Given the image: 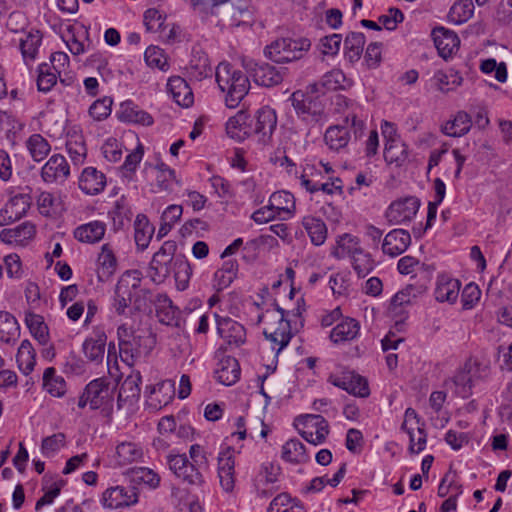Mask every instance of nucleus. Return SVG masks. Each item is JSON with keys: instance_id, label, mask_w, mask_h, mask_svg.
<instances>
[{"instance_id": "nucleus-38", "label": "nucleus", "mask_w": 512, "mask_h": 512, "mask_svg": "<svg viewBox=\"0 0 512 512\" xmlns=\"http://www.w3.org/2000/svg\"><path fill=\"white\" fill-rule=\"evenodd\" d=\"M471 126V116L465 111H459L453 120L448 121L442 127V132L451 137H460L467 134Z\"/></svg>"}, {"instance_id": "nucleus-9", "label": "nucleus", "mask_w": 512, "mask_h": 512, "mask_svg": "<svg viewBox=\"0 0 512 512\" xmlns=\"http://www.w3.org/2000/svg\"><path fill=\"white\" fill-rule=\"evenodd\" d=\"M101 502L104 507L116 509L138 502V490L134 485H119L106 489Z\"/></svg>"}, {"instance_id": "nucleus-26", "label": "nucleus", "mask_w": 512, "mask_h": 512, "mask_svg": "<svg viewBox=\"0 0 512 512\" xmlns=\"http://www.w3.org/2000/svg\"><path fill=\"white\" fill-rule=\"evenodd\" d=\"M240 372V365L237 359L226 356L220 360L215 375L218 382L226 386H231L239 380Z\"/></svg>"}, {"instance_id": "nucleus-56", "label": "nucleus", "mask_w": 512, "mask_h": 512, "mask_svg": "<svg viewBox=\"0 0 512 512\" xmlns=\"http://www.w3.org/2000/svg\"><path fill=\"white\" fill-rule=\"evenodd\" d=\"M352 265L359 277H366L374 268V260L371 255L361 249L351 257Z\"/></svg>"}, {"instance_id": "nucleus-37", "label": "nucleus", "mask_w": 512, "mask_h": 512, "mask_svg": "<svg viewBox=\"0 0 512 512\" xmlns=\"http://www.w3.org/2000/svg\"><path fill=\"white\" fill-rule=\"evenodd\" d=\"M134 229L137 248L143 251L148 247L152 239L154 227L150 224L146 215L138 214L134 222Z\"/></svg>"}, {"instance_id": "nucleus-20", "label": "nucleus", "mask_w": 512, "mask_h": 512, "mask_svg": "<svg viewBox=\"0 0 512 512\" xmlns=\"http://www.w3.org/2000/svg\"><path fill=\"white\" fill-rule=\"evenodd\" d=\"M411 243V235L404 229H394L384 238L382 250L385 254L396 257L407 250Z\"/></svg>"}, {"instance_id": "nucleus-48", "label": "nucleus", "mask_w": 512, "mask_h": 512, "mask_svg": "<svg viewBox=\"0 0 512 512\" xmlns=\"http://www.w3.org/2000/svg\"><path fill=\"white\" fill-rule=\"evenodd\" d=\"M384 159L389 164L395 163L397 166H401L408 159L407 145L400 140L386 142Z\"/></svg>"}, {"instance_id": "nucleus-54", "label": "nucleus", "mask_w": 512, "mask_h": 512, "mask_svg": "<svg viewBox=\"0 0 512 512\" xmlns=\"http://www.w3.org/2000/svg\"><path fill=\"white\" fill-rule=\"evenodd\" d=\"M269 203L278 215L284 212L291 216L295 211V198L288 191L274 192L270 196Z\"/></svg>"}, {"instance_id": "nucleus-39", "label": "nucleus", "mask_w": 512, "mask_h": 512, "mask_svg": "<svg viewBox=\"0 0 512 512\" xmlns=\"http://www.w3.org/2000/svg\"><path fill=\"white\" fill-rule=\"evenodd\" d=\"M20 336V326L16 318L7 311H0V340L15 342Z\"/></svg>"}, {"instance_id": "nucleus-40", "label": "nucleus", "mask_w": 512, "mask_h": 512, "mask_svg": "<svg viewBox=\"0 0 512 512\" xmlns=\"http://www.w3.org/2000/svg\"><path fill=\"white\" fill-rule=\"evenodd\" d=\"M25 323L30 333L41 345H46L49 342V329L41 315L27 312Z\"/></svg>"}, {"instance_id": "nucleus-44", "label": "nucleus", "mask_w": 512, "mask_h": 512, "mask_svg": "<svg viewBox=\"0 0 512 512\" xmlns=\"http://www.w3.org/2000/svg\"><path fill=\"white\" fill-rule=\"evenodd\" d=\"M178 290H185L188 287L192 268L184 255H177L171 266Z\"/></svg>"}, {"instance_id": "nucleus-32", "label": "nucleus", "mask_w": 512, "mask_h": 512, "mask_svg": "<svg viewBox=\"0 0 512 512\" xmlns=\"http://www.w3.org/2000/svg\"><path fill=\"white\" fill-rule=\"evenodd\" d=\"M425 291L423 286H414L409 284L402 290L397 292L391 299L389 305V312L397 315L400 313L399 309L404 305H411L413 301Z\"/></svg>"}, {"instance_id": "nucleus-57", "label": "nucleus", "mask_w": 512, "mask_h": 512, "mask_svg": "<svg viewBox=\"0 0 512 512\" xmlns=\"http://www.w3.org/2000/svg\"><path fill=\"white\" fill-rule=\"evenodd\" d=\"M424 427L425 423H422V427L410 426L409 430L405 431L409 435V451L411 453H420L425 449L427 434Z\"/></svg>"}, {"instance_id": "nucleus-11", "label": "nucleus", "mask_w": 512, "mask_h": 512, "mask_svg": "<svg viewBox=\"0 0 512 512\" xmlns=\"http://www.w3.org/2000/svg\"><path fill=\"white\" fill-rule=\"evenodd\" d=\"M420 207V200L417 197L409 196L396 200L390 204L385 216L391 224H401L410 221L417 214Z\"/></svg>"}, {"instance_id": "nucleus-15", "label": "nucleus", "mask_w": 512, "mask_h": 512, "mask_svg": "<svg viewBox=\"0 0 512 512\" xmlns=\"http://www.w3.org/2000/svg\"><path fill=\"white\" fill-rule=\"evenodd\" d=\"M32 199L28 194H17L0 210V226L8 225L21 219L29 210Z\"/></svg>"}, {"instance_id": "nucleus-8", "label": "nucleus", "mask_w": 512, "mask_h": 512, "mask_svg": "<svg viewBox=\"0 0 512 512\" xmlns=\"http://www.w3.org/2000/svg\"><path fill=\"white\" fill-rule=\"evenodd\" d=\"M252 119L253 135L259 136V141L262 144H269L277 127L275 110L269 106H263L256 111Z\"/></svg>"}, {"instance_id": "nucleus-10", "label": "nucleus", "mask_w": 512, "mask_h": 512, "mask_svg": "<svg viewBox=\"0 0 512 512\" xmlns=\"http://www.w3.org/2000/svg\"><path fill=\"white\" fill-rule=\"evenodd\" d=\"M479 371L477 360L469 358L464 365L457 371L450 383L454 386V392L457 396L466 399L472 394L474 378Z\"/></svg>"}, {"instance_id": "nucleus-47", "label": "nucleus", "mask_w": 512, "mask_h": 512, "mask_svg": "<svg viewBox=\"0 0 512 512\" xmlns=\"http://www.w3.org/2000/svg\"><path fill=\"white\" fill-rule=\"evenodd\" d=\"M365 42V35L361 32H350L347 34L344 47L345 55L350 62H355L360 59Z\"/></svg>"}, {"instance_id": "nucleus-46", "label": "nucleus", "mask_w": 512, "mask_h": 512, "mask_svg": "<svg viewBox=\"0 0 512 512\" xmlns=\"http://www.w3.org/2000/svg\"><path fill=\"white\" fill-rule=\"evenodd\" d=\"M36 353L29 340H23L18 348L16 360L23 374L28 375L36 364Z\"/></svg>"}, {"instance_id": "nucleus-28", "label": "nucleus", "mask_w": 512, "mask_h": 512, "mask_svg": "<svg viewBox=\"0 0 512 512\" xmlns=\"http://www.w3.org/2000/svg\"><path fill=\"white\" fill-rule=\"evenodd\" d=\"M349 119V116H347L344 125L330 126L326 130L324 140L331 150L339 151L347 146L350 140V131L347 126Z\"/></svg>"}, {"instance_id": "nucleus-29", "label": "nucleus", "mask_w": 512, "mask_h": 512, "mask_svg": "<svg viewBox=\"0 0 512 512\" xmlns=\"http://www.w3.org/2000/svg\"><path fill=\"white\" fill-rule=\"evenodd\" d=\"M106 224L102 221H91L80 225L74 230V237L83 243H97L105 235Z\"/></svg>"}, {"instance_id": "nucleus-18", "label": "nucleus", "mask_w": 512, "mask_h": 512, "mask_svg": "<svg viewBox=\"0 0 512 512\" xmlns=\"http://www.w3.org/2000/svg\"><path fill=\"white\" fill-rule=\"evenodd\" d=\"M226 131L231 138L243 141L253 135V119L246 111L240 110L229 118Z\"/></svg>"}, {"instance_id": "nucleus-19", "label": "nucleus", "mask_w": 512, "mask_h": 512, "mask_svg": "<svg viewBox=\"0 0 512 512\" xmlns=\"http://www.w3.org/2000/svg\"><path fill=\"white\" fill-rule=\"evenodd\" d=\"M432 36L439 55L447 59L458 50L460 39L458 35L444 27H436L432 30Z\"/></svg>"}, {"instance_id": "nucleus-12", "label": "nucleus", "mask_w": 512, "mask_h": 512, "mask_svg": "<svg viewBox=\"0 0 512 512\" xmlns=\"http://www.w3.org/2000/svg\"><path fill=\"white\" fill-rule=\"evenodd\" d=\"M88 397H90V408L96 410L102 408L104 411L111 412L113 409V391L109 384L103 379L92 380L86 385Z\"/></svg>"}, {"instance_id": "nucleus-4", "label": "nucleus", "mask_w": 512, "mask_h": 512, "mask_svg": "<svg viewBox=\"0 0 512 512\" xmlns=\"http://www.w3.org/2000/svg\"><path fill=\"white\" fill-rule=\"evenodd\" d=\"M141 273L138 270L126 271L118 280L115 287L113 307L119 315L132 303L134 292L140 287Z\"/></svg>"}, {"instance_id": "nucleus-36", "label": "nucleus", "mask_w": 512, "mask_h": 512, "mask_svg": "<svg viewBox=\"0 0 512 512\" xmlns=\"http://www.w3.org/2000/svg\"><path fill=\"white\" fill-rule=\"evenodd\" d=\"M239 265L236 260H227L222 267L214 273V288L220 292L228 288L236 279Z\"/></svg>"}, {"instance_id": "nucleus-33", "label": "nucleus", "mask_w": 512, "mask_h": 512, "mask_svg": "<svg viewBox=\"0 0 512 512\" xmlns=\"http://www.w3.org/2000/svg\"><path fill=\"white\" fill-rule=\"evenodd\" d=\"M359 329L358 321L347 317L332 329L330 339L335 344L351 341L357 337Z\"/></svg>"}, {"instance_id": "nucleus-6", "label": "nucleus", "mask_w": 512, "mask_h": 512, "mask_svg": "<svg viewBox=\"0 0 512 512\" xmlns=\"http://www.w3.org/2000/svg\"><path fill=\"white\" fill-rule=\"evenodd\" d=\"M177 244L175 241H165L160 249L153 255L150 262L151 277L154 282H163L171 273Z\"/></svg>"}, {"instance_id": "nucleus-52", "label": "nucleus", "mask_w": 512, "mask_h": 512, "mask_svg": "<svg viewBox=\"0 0 512 512\" xmlns=\"http://www.w3.org/2000/svg\"><path fill=\"white\" fill-rule=\"evenodd\" d=\"M26 147L36 162L44 160L51 150L49 142L41 134H32L26 141Z\"/></svg>"}, {"instance_id": "nucleus-25", "label": "nucleus", "mask_w": 512, "mask_h": 512, "mask_svg": "<svg viewBox=\"0 0 512 512\" xmlns=\"http://www.w3.org/2000/svg\"><path fill=\"white\" fill-rule=\"evenodd\" d=\"M156 315L162 324L174 327L180 326V311L165 294H160L157 297Z\"/></svg>"}, {"instance_id": "nucleus-30", "label": "nucleus", "mask_w": 512, "mask_h": 512, "mask_svg": "<svg viewBox=\"0 0 512 512\" xmlns=\"http://www.w3.org/2000/svg\"><path fill=\"white\" fill-rule=\"evenodd\" d=\"M461 284L459 280L447 276H439L435 288V298L439 302L453 303L457 300Z\"/></svg>"}, {"instance_id": "nucleus-31", "label": "nucleus", "mask_w": 512, "mask_h": 512, "mask_svg": "<svg viewBox=\"0 0 512 512\" xmlns=\"http://www.w3.org/2000/svg\"><path fill=\"white\" fill-rule=\"evenodd\" d=\"M97 264V278L100 282L107 281L116 271L117 260L109 244L101 247Z\"/></svg>"}, {"instance_id": "nucleus-2", "label": "nucleus", "mask_w": 512, "mask_h": 512, "mask_svg": "<svg viewBox=\"0 0 512 512\" xmlns=\"http://www.w3.org/2000/svg\"><path fill=\"white\" fill-rule=\"evenodd\" d=\"M311 47L306 37H282L272 41L264 48V55L269 60L284 64L300 60Z\"/></svg>"}, {"instance_id": "nucleus-13", "label": "nucleus", "mask_w": 512, "mask_h": 512, "mask_svg": "<svg viewBox=\"0 0 512 512\" xmlns=\"http://www.w3.org/2000/svg\"><path fill=\"white\" fill-rule=\"evenodd\" d=\"M305 429L300 431V435L313 445L321 444L329 434V425L324 417L315 414H306L301 417Z\"/></svg>"}, {"instance_id": "nucleus-3", "label": "nucleus", "mask_w": 512, "mask_h": 512, "mask_svg": "<svg viewBox=\"0 0 512 512\" xmlns=\"http://www.w3.org/2000/svg\"><path fill=\"white\" fill-rule=\"evenodd\" d=\"M286 315L287 311L276 304V313L267 314L269 322L263 329L265 338L278 345L277 353L289 344L292 337L290 321Z\"/></svg>"}, {"instance_id": "nucleus-45", "label": "nucleus", "mask_w": 512, "mask_h": 512, "mask_svg": "<svg viewBox=\"0 0 512 512\" xmlns=\"http://www.w3.org/2000/svg\"><path fill=\"white\" fill-rule=\"evenodd\" d=\"M282 458L291 463H306L309 455L304 444L298 439L288 440L282 447Z\"/></svg>"}, {"instance_id": "nucleus-63", "label": "nucleus", "mask_w": 512, "mask_h": 512, "mask_svg": "<svg viewBox=\"0 0 512 512\" xmlns=\"http://www.w3.org/2000/svg\"><path fill=\"white\" fill-rule=\"evenodd\" d=\"M57 77L54 73L49 72L48 64H41L39 66V75L37 78V87L41 92H49L56 84Z\"/></svg>"}, {"instance_id": "nucleus-42", "label": "nucleus", "mask_w": 512, "mask_h": 512, "mask_svg": "<svg viewBox=\"0 0 512 512\" xmlns=\"http://www.w3.org/2000/svg\"><path fill=\"white\" fill-rule=\"evenodd\" d=\"M302 225L307 231L311 242L316 245H322L327 238V227L324 221L312 216L304 217Z\"/></svg>"}, {"instance_id": "nucleus-55", "label": "nucleus", "mask_w": 512, "mask_h": 512, "mask_svg": "<svg viewBox=\"0 0 512 512\" xmlns=\"http://www.w3.org/2000/svg\"><path fill=\"white\" fill-rule=\"evenodd\" d=\"M116 455L119 465H127L140 459L143 453L135 443L123 442L116 447Z\"/></svg>"}, {"instance_id": "nucleus-64", "label": "nucleus", "mask_w": 512, "mask_h": 512, "mask_svg": "<svg viewBox=\"0 0 512 512\" xmlns=\"http://www.w3.org/2000/svg\"><path fill=\"white\" fill-rule=\"evenodd\" d=\"M66 149L71 160L75 164H80L84 161L87 154V149L81 138L68 140L66 143Z\"/></svg>"}, {"instance_id": "nucleus-5", "label": "nucleus", "mask_w": 512, "mask_h": 512, "mask_svg": "<svg viewBox=\"0 0 512 512\" xmlns=\"http://www.w3.org/2000/svg\"><path fill=\"white\" fill-rule=\"evenodd\" d=\"M242 66L252 77L253 81L263 87H274L279 85L283 79L284 74L273 65L265 62H257L254 59L243 58Z\"/></svg>"}, {"instance_id": "nucleus-1", "label": "nucleus", "mask_w": 512, "mask_h": 512, "mask_svg": "<svg viewBox=\"0 0 512 512\" xmlns=\"http://www.w3.org/2000/svg\"><path fill=\"white\" fill-rule=\"evenodd\" d=\"M215 77L221 91H227L226 105L229 108L238 106L250 89L248 76L231 64L222 62L216 68Z\"/></svg>"}, {"instance_id": "nucleus-24", "label": "nucleus", "mask_w": 512, "mask_h": 512, "mask_svg": "<svg viewBox=\"0 0 512 512\" xmlns=\"http://www.w3.org/2000/svg\"><path fill=\"white\" fill-rule=\"evenodd\" d=\"M167 89L173 100L182 107H190L194 102L193 92L188 83L180 76L171 77Z\"/></svg>"}, {"instance_id": "nucleus-49", "label": "nucleus", "mask_w": 512, "mask_h": 512, "mask_svg": "<svg viewBox=\"0 0 512 512\" xmlns=\"http://www.w3.org/2000/svg\"><path fill=\"white\" fill-rule=\"evenodd\" d=\"M190 74L197 79L211 76L212 67L206 53L194 51L189 62Z\"/></svg>"}, {"instance_id": "nucleus-16", "label": "nucleus", "mask_w": 512, "mask_h": 512, "mask_svg": "<svg viewBox=\"0 0 512 512\" xmlns=\"http://www.w3.org/2000/svg\"><path fill=\"white\" fill-rule=\"evenodd\" d=\"M331 382L334 386L339 387L354 396L366 398L370 395L367 380L354 372H344L341 376L333 378Z\"/></svg>"}, {"instance_id": "nucleus-22", "label": "nucleus", "mask_w": 512, "mask_h": 512, "mask_svg": "<svg viewBox=\"0 0 512 512\" xmlns=\"http://www.w3.org/2000/svg\"><path fill=\"white\" fill-rule=\"evenodd\" d=\"M107 335L103 330H97L94 337L87 338L82 350L85 357L95 364L102 363L105 354Z\"/></svg>"}, {"instance_id": "nucleus-34", "label": "nucleus", "mask_w": 512, "mask_h": 512, "mask_svg": "<svg viewBox=\"0 0 512 512\" xmlns=\"http://www.w3.org/2000/svg\"><path fill=\"white\" fill-rule=\"evenodd\" d=\"M290 101L297 115L303 118L308 115L317 116L321 113V108L313 100L312 96L302 91L293 92Z\"/></svg>"}, {"instance_id": "nucleus-58", "label": "nucleus", "mask_w": 512, "mask_h": 512, "mask_svg": "<svg viewBox=\"0 0 512 512\" xmlns=\"http://www.w3.org/2000/svg\"><path fill=\"white\" fill-rule=\"evenodd\" d=\"M131 481L134 483H143L151 488H156L159 485L160 477L153 470L145 467L132 469L130 473Z\"/></svg>"}, {"instance_id": "nucleus-51", "label": "nucleus", "mask_w": 512, "mask_h": 512, "mask_svg": "<svg viewBox=\"0 0 512 512\" xmlns=\"http://www.w3.org/2000/svg\"><path fill=\"white\" fill-rule=\"evenodd\" d=\"M41 41L42 34L39 30L27 33L25 38L20 40V49L25 62L35 60Z\"/></svg>"}, {"instance_id": "nucleus-14", "label": "nucleus", "mask_w": 512, "mask_h": 512, "mask_svg": "<svg viewBox=\"0 0 512 512\" xmlns=\"http://www.w3.org/2000/svg\"><path fill=\"white\" fill-rule=\"evenodd\" d=\"M217 332L220 337L229 345L239 347L246 341V330L244 326L229 317H221L215 314Z\"/></svg>"}, {"instance_id": "nucleus-17", "label": "nucleus", "mask_w": 512, "mask_h": 512, "mask_svg": "<svg viewBox=\"0 0 512 512\" xmlns=\"http://www.w3.org/2000/svg\"><path fill=\"white\" fill-rule=\"evenodd\" d=\"M70 174L69 165L64 156L56 154L50 157L41 169V178L46 183L64 182Z\"/></svg>"}, {"instance_id": "nucleus-50", "label": "nucleus", "mask_w": 512, "mask_h": 512, "mask_svg": "<svg viewBox=\"0 0 512 512\" xmlns=\"http://www.w3.org/2000/svg\"><path fill=\"white\" fill-rule=\"evenodd\" d=\"M43 387L54 397H62L66 391V383L63 377L56 375L53 367L45 369L43 374Z\"/></svg>"}, {"instance_id": "nucleus-35", "label": "nucleus", "mask_w": 512, "mask_h": 512, "mask_svg": "<svg viewBox=\"0 0 512 512\" xmlns=\"http://www.w3.org/2000/svg\"><path fill=\"white\" fill-rule=\"evenodd\" d=\"M35 225L31 222H24L14 228H5L0 232V239L7 244L23 243L34 237Z\"/></svg>"}, {"instance_id": "nucleus-23", "label": "nucleus", "mask_w": 512, "mask_h": 512, "mask_svg": "<svg viewBox=\"0 0 512 512\" xmlns=\"http://www.w3.org/2000/svg\"><path fill=\"white\" fill-rule=\"evenodd\" d=\"M142 377L139 371L132 372L122 382L118 393V408L121 409L123 403L137 401L140 397V384Z\"/></svg>"}, {"instance_id": "nucleus-27", "label": "nucleus", "mask_w": 512, "mask_h": 512, "mask_svg": "<svg viewBox=\"0 0 512 512\" xmlns=\"http://www.w3.org/2000/svg\"><path fill=\"white\" fill-rule=\"evenodd\" d=\"M118 117L121 121L150 126L153 124V117L142 110L132 101L121 103Z\"/></svg>"}, {"instance_id": "nucleus-43", "label": "nucleus", "mask_w": 512, "mask_h": 512, "mask_svg": "<svg viewBox=\"0 0 512 512\" xmlns=\"http://www.w3.org/2000/svg\"><path fill=\"white\" fill-rule=\"evenodd\" d=\"M268 512H305V508L299 500L283 492L271 501Z\"/></svg>"}, {"instance_id": "nucleus-60", "label": "nucleus", "mask_w": 512, "mask_h": 512, "mask_svg": "<svg viewBox=\"0 0 512 512\" xmlns=\"http://www.w3.org/2000/svg\"><path fill=\"white\" fill-rule=\"evenodd\" d=\"M480 70L489 74L495 72V79L498 82L504 83L507 80V66L505 62L497 63L494 58L483 60L480 64Z\"/></svg>"}, {"instance_id": "nucleus-41", "label": "nucleus", "mask_w": 512, "mask_h": 512, "mask_svg": "<svg viewBox=\"0 0 512 512\" xmlns=\"http://www.w3.org/2000/svg\"><path fill=\"white\" fill-rule=\"evenodd\" d=\"M360 240L351 234H343L337 240V247L331 254L337 259H343L346 256L350 258L361 250Z\"/></svg>"}, {"instance_id": "nucleus-7", "label": "nucleus", "mask_w": 512, "mask_h": 512, "mask_svg": "<svg viewBox=\"0 0 512 512\" xmlns=\"http://www.w3.org/2000/svg\"><path fill=\"white\" fill-rule=\"evenodd\" d=\"M169 469L182 482L191 486H202L205 484L201 469L191 463L185 454H169L167 456Z\"/></svg>"}, {"instance_id": "nucleus-62", "label": "nucleus", "mask_w": 512, "mask_h": 512, "mask_svg": "<svg viewBox=\"0 0 512 512\" xmlns=\"http://www.w3.org/2000/svg\"><path fill=\"white\" fill-rule=\"evenodd\" d=\"M112 99L104 97L93 102L89 108V115L97 121L104 120L111 113Z\"/></svg>"}, {"instance_id": "nucleus-59", "label": "nucleus", "mask_w": 512, "mask_h": 512, "mask_svg": "<svg viewBox=\"0 0 512 512\" xmlns=\"http://www.w3.org/2000/svg\"><path fill=\"white\" fill-rule=\"evenodd\" d=\"M166 16L156 8L147 9L144 13V25L149 32H162L166 28Z\"/></svg>"}, {"instance_id": "nucleus-21", "label": "nucleus", "mask_w": 512, "mask_h": 512, "mask_svg": "<svg viewBox=\"0 0 512 512\" xmlns=\"http://www.w3.org/2000/svg\"><path fill=\"white\" fill-rule=\"evenodd\" d=\"M106 186V177L94 167L85 168L79 178V188L88 195H97Z\"/></svg>"}, {"instance_id": "nucleus-61", "label": "nucleus", "mask_w": 512, "mask_h": 512, "mask_svg": "<svg viewBox=\"0 0 512 512\" xmlns=\"http://www.w3.org/2000/svg\"><path fill=\"white\" fill-rule=\"evenodd\" d=\"M145 61L150 67L158 68L162 71L168 69L167 59L163 50L156 46H149L144 53Z\"/></svg>"}, {"instance_id": "nucleus-53", "label": "nucleus", "mask_w": 512, "mask_h": 512, "mask_svg": "<svg viewBox=\"0 0 512 512\" xmlns=\"http://www.w3.org/2000/svg\"><path fill=\"white\" fill-rule=\"evenodd\" d=\"M474 13L472 0H459L453 4L448 13V19L454 24L467 22Z\"/></svg>"}]
</instances>
